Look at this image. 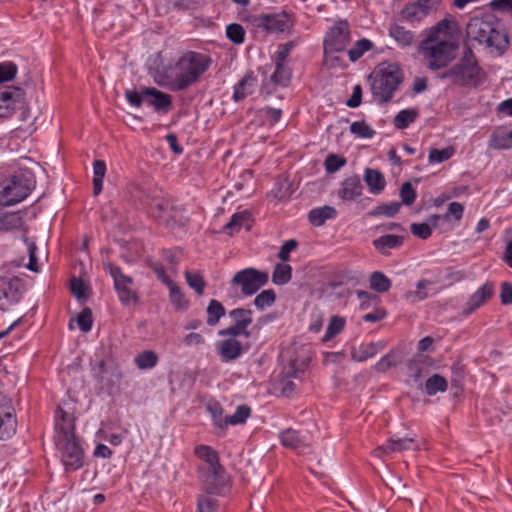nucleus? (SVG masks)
<instances>
[{"label":"nucleus","mask_w":512,"mask_h":512,"mask_svg":"<svg viewBox=\"0 0 512 512\" xmlns=\"http://www.w3.org/2000/svg\"><path fill=\"white\" fill-rule=\"evenodd\" d=\"M467 36L494 56L502 55L509 46L508 35L490 13L472 17L467 24Z\"/></svg>","instance_id":"3"},{"label":"nucleus","mask_w":512,"mask_h":512,"mask_svg":"<svg viewBox=\"0 0 512 512\" xmlns=\"http://www.w3.org/2000/svg\"><path fill=\"white\" fill-rule=\"evenodd\" d=\"M268 280L267 272L249 267L236 272L231 283L239 287L243 295L251 296L265 286Z\"/></svg>","instance_id":"12"},{"label":"nucleus","mask_w":512,"mask_h":512,"mask_svg":"<svg viewBox=\"0 0 512 512\" xmlns=\"http://www.w3.org/2000/svg\"><path fill=\"white\" fill-rule=\"evenodd\" d=\"M350 132L361 139H371L375 135V130L365 121H354L350 125Z\"/></svg>","instance_id":"45"},{"label":"nucleus","mask_w":512,"mask_h":512,"mask_svg":"<svg viewBox=\"0 0 512 512\" xmlns=\"http://www.w3.org/2000/svg\"><path fill=\"white\" fill-rule=\"evenodd\" d=\"M388 32L389 36L392 37L402 48H406L414 42V34L410 30L398 24H392L389 27Z\"/></svg>","instance_id":"28"},{"label":"nucleus","mask_w":512,"mask_h":512,"mask_svg":"<svg viewBox=\"0 0 512 512\" xmlns=\"http://www.w3.org/2000/svg\"><path fill=\"white\" fill-rule=\"evenodd\" d=\"M418 116L415 109H403L394 117L393 123L397 129H406Z\"/></svg>","instance_id":"40"},{"label":"nucleus","mask_w":512,"mask_h":512,"mask_svg":"<svg viewBox=\"0 0 512 512\" xmlns=\"http://www.w3.org/2000/svg\"><path fill=\"white\" fill-rule=\"evenodd\" d=\"M286 359L281 372V379L279 381V388L284 396H290L296 389L295 383L292 378H299L304 373L309 365L310 357L304 351L294 352L293 354L282 355Z\"/></svg>","instance_id":"9"},{"label":"nucleus","mask_w":512,"mask_h":512,"mask_svg":"<svg viewBox=\"0 0 512 512\" xmlns=\"http://www.w3.org/2000/svg\"><path fill=\"white\" fill-rule=\"evenodd\" d=\"M495 292V286L492 282H485L468 298L463 306L461 314L465 317L473 314L481 308Z\"/></svg>","instance_id":"17"},{"label":"nucleus","mask_w":512,"mask_h":512,"mask_svg":"<svg viewBox=\"0 0 512 512\" xmlns=\"http://www.w3.org/2000/svg\"><path fill=\"white\" fill-rule=\"evenodd\" d=\"M384 348L381 342L363 343L351 350V358L356 362H364L378 354Z\"/></svg>","instance_id":"26"},{"label":"nucleus","mask_w":512,"mask_h":512,"mask_svg":"<svg viewBox=\"0 0 512 512\" xmlns=\"http://www.w3.org/2000/svg\"><path fill=\"white\" fill-rule=\"evenodd\" d=\"M146 104L153 107L156 112L168 113L172 108L171 95L156 88H145Z\"/></svg>","instance_id":"21"},{"label":"nucleus","mask_w":512,"mask_h":512,"mask_svg":"<svg viewBox=\"0 0 512 512\" xmlns=\"http://www.w3.org/2000/svg\"><path fill=\"white\" fill-rule=\"evenodd\" d=\"M336 217V210L331 206L314 208L309 212L308 218L311 224L315 226L323 225L327 220Z\"/></svg>","instance_id":"30"},{"label":"nucleus","mask_w":512,"mask_h":512,"mask_svg":"<svg viewBox=\"0 0 512 512\" xmlns=\"http://www.w3.org/2000/svg\"><path fill=\"white\" fill-rule=\"evenodd\" d=\"M410 230L414 236L420 239H428L432 234V228L428 223H412Z\"/></svg>","instance_id":"59"},{"label":"nucleus","mask_w":512,"mask_h":512,"mask_svg":"<svg viewBox=\"0 0 512 512\" xmlns=\"http://www.w3.org/2000/svg\"><path fill=\"white\" fill-rule=\"evenodd\" d=\"M447 389V381L444 377L434 374L429 377L425 383V391L428 395L432 396L438 392H444Z\"/></svg>","instance_id":"44"},{"label":"nucleus","mask_w":512,"mask_h":512,"mask_svg":"<svg viewBox=\"0 0 512 512\" xmlns=\"http://www.w3.org/2000/svg\"><path fill=\"white\" fill-rule=\"evenodd\" d=\"M276 295L272 289L263 290L254 299V305L258 310H265L275 302Z\"/></svg>","instance_id":"48"},{"label":"nucleus","mask_w":512,"mask_h":512,"mask_svg":"<svg viewBox=\"0 0 512 512\" xmlns=\"http://www.w3.org/2000/svg\"><path fill=\"white\" fill-rule=\"evenodd\" d=\"M16 73L17 67L12 62L0 63V118L10 117L24 104L21 89L2 85L14 79Z\"/></svg>","instance_id":"7"},{"label":"nucleus","mask_w":512,"mask_h":512,"mask_svg":"<svg viewBox=\"0 0 512 512\" xmlns=\"http://www.w3.org/2000/svg\"><path fill=\"white\" fill-rule=\"evenodd\" d=\"M512 145V133L497 132L491 137L490 146L494 149H506Z\"/></svg>","instance_id":"50"},{"label":"nucleus","mask_w":512,"mask_h":512,"mask_svg":"<svg viewBox=\"0 0 512 512\" xmlns=\"http://www.w3.org/2000/svg\"><path fill=\"white\" fill-rule=\"evenodd\" d=\"M257 78L252 73H247L233 88L232 99L239 102L253 94L257 87Z\"/></svg>","instance_id":"25"},{"label":"nucleus","mask_w":512,"mask_h":512,"mask_svg":"<svg viewBox=\"0 0 512 512\" xmlns=\"http://www.w3.org/2000/svg\"><path fill=\"white\" fill-rule=\"evenodd\" d=\"M251 333L248 329H245L244 327L238 326L233 324L230 327L221 329L218 331V336L224 337V338H230L233 337L234 339H238V337L243 336L246 339L250 337Z\"/></svg>","instance_id":"52"},{"label":"nucleus","mask_w":512,"mask_h":512,"mask_svg":"<svg viewBox=\"0 0 512 512\" xmlns=\"http://www.w3.org/2000/svg\"><path fill=\"white\" fill-rule=\"evenodd\" d=\"M454 155L453 147H446L443 149H430L428 155V161L431 164H439L448 159H450Z\"/></svg>","instance_id":"49"},{"label":"nucleus","mask_w":512,"mask_h":512,"mask_svg":"<svg viewBox=\"0 0 512 512\" xmlns=\"http://www.w3.org/2000/svg\"><path fill=\"white\" fill-rule=\"evenodd\" d=\"M371 91L375 101L386 103L403 81L400 67L394 63H382L370 76Z\"/></svg>","instance_id":"5"},{"label":"nucleus","mask_w":512,"mask_h":512,"mask_svg":"<svg viewBox=\"0 0 512 512\" xmlns=\"http://www.w3.org/2000/svg\"><path fill=\"white\" fill-rule=\"evenodd\" d=\"M363 186L358 177H350L345 179L338 189V196L343 201H352L362 194Z\"/></svg>","instance_id":"24"},{"label":"nucleus","mask_w":512,"mask_h":512,"mask_svg":"<svg viewBox=\"0 0 512 512\" xmlns=\"http://www.w3.org/2000/svg\"><path fill=\"white\" fill-rule=\"evenodd\" d=\"M401 204L398 202H391L388 204H382L376 208L373 214L385 215L392 217L396 215L400 210Z\"/></svg>","instance_id":"63"},{"label":"nucleus","mask_w":512,"mask_h":512,"mask_svg":"<svg viewBox=\"0 0 512 512\" xmlns=\"http://www.w3.org/2000/svg\"><path fill=\"white\" fill-rule=\"evenodd\" d=\"M75 436V416L72 412L59 405L55 412V433L58 436Z\"/></svg>","instance_id":"19"},{"label":"nucleus","mask_w":512,"mask_h":512,"mask_svg":"<svg viewBox=\"0 0 512 512\" xmlns=\"http://www.w3.org/2000/svg\"><path fill=\"white\" fill-rule=\"evenodd\" d=\"M346 325V320L343 317L333 315L329 319L325 334L322 338V342H329L338 334H340Z\"/></svg>","instance_id":"33"},{"label":"nucleus","mask_w":512,"mask_h":512,"mask_svg":"<svg viewBox=\"0 0 512 512\" xmlns=\"http://www.w3.org/2000/svg\"><path fill=\"white\" fill-rule=\"evenodd\" d=\"M500 299L503 305L512 304V284L504 282L501 285Z\"/></svg>","instance_id":"64"},{"label":"nucleus","mask_w":512,"mask_h":512,"mask_svg":"<svg viewBox=\"0 0 512 512\" xmlns=\"http://www.w3.org/2000/svg\"><path fill=\"white\" fill-rule=\"evenodd\" d=\"M23 223V217L20 212L0 214V231L2 232L20 230L23 226Z\"/></svg>","instance_id":"29"},{"label":"nucleus","mask_w":512,"mask_h":512,"mask_svg":"<svg viewBox=\"0 0 512 512\" xmlns=\"http://www.w3.org/2000/svg\"><path fill=\"white\" fill-rule=\"evenodd\" d=\"M106 173V164L102 160H96L93 163V188L94 194L98 195L102 191L103 179Z\"/></svg>","instance_id":"43"},{"label":"nucleus","mask_w":512,"mask_h":512,"mask_svg":"<svg viewBox=\"0 0 512 512\" xmlns=\"http://www.w3.org/2000/svg\"><path fill=\"white\" fill-rule=\"evenodd\" d=\"M158 361L157 353L152 350H144L134 358V363L140 370L152 369L158 364Z\"/></svg>","instance_id":"32"},{"label":"nucleus","mask_w":512,"mask_h":512,"mask_svg":"<svg viewBox=\"0 0 512 512\" xmlns=\"http://www.w3.org/2000/svg\"><path fill=\"white\" fill-rule=\"evenodd\" d=\"M464 214V206L459 202H451L446 213L443 215V220L453 222L455 225L459 224Z\"/></svg>","instance_id":"47"},{"label":"nucleus","mask_w":512,"mask_h":512,"mask_svg":"<svg viewBox=\"0 0 512 512\" xmlns=\"http://www.w3.org/2000/svg\"><path fill=\"white\" fill-rule=\"evenodd\" d=\"M403 244V237L398 235H384L373 240V246L381 253H386L389 249H395Z\"/></svg>","instance_id":"31"},{"label":"nucleus","mask_w":512,"mask_h":512,"mask_svg":"<svg viewBox=\"0 0 512 512\" xmlns=\"http://www.w3.org/2000/svg\"><path fill=\"white\" fill-rule=\"evenodd\" d=\"M54 444L66 472L80 469L84 463V450L76 436L54 437Z\"/></svg>","instance_id":"10"},{"label":"nucleus","mask_w":512,"mask_h":512,"mask_svg":"<svg viewBox=\"0 0 512 512\" xmlns=\"http://www.w3.org/2000/svg\"><path fill=\"white\" fill-rule=\"evenodd\" d=\"M432 282L426 279L418 281L416 290L408 291L405 293V298L411 302H418L428 297V289Z\"/></svg>","instance_id":"39"},{"label":"nucleus","mask_w":512,"mask_h":512,"mask_svg":"<svg viewBox=\"0 0 512 512\" xmlns=\"http://www.w3.org/2000/svg\"><path fill=\"white\" fill-rule=\"evenodd\" d=\"M373 47L374 44L369 39L362 38L356 41L352 48L348 50V56L350 61H357L364 55V53L370 51Z\"/></svg>","instance_id":"41"},{"label":"nucleus","mask_w":512,"mask_h":512,"mask_svg":"<svg viewBox=\"0 0 512 512\" xmlns=\"http://www.w3.org/2000/svg\"><path fill=\"white\" fill-rule=\"evenodd\" d=\"M295 46V41H289L281 45L277 52L275 53V62L280 64H286L287 57Z\"/></svg>","instance_id":"61"},{"label":"nucleus","mask_w":512,"mask_h":512,"mask_svg":"<svg viewBox=\"0 0 512 512\" xmlns=\"http://www.w3.org/2000/svg\"><path fill=\"white\" fill-rule=\"evenodd\" d=\"M149 212L151 216L165 223L175 218V210L170 200L165 197H153L149 204Z\"/></svg>","instance_id":"20"},{"label":"nucleus","mask_w":512,"mask_h":512,"mask_svg":"<svg viewBox=\"0 0 512 512\" xmlns=\"http://www.w3.org/2000/svg\"><path fill=\"white\" fill-rule=\"evenodd\" d=\"M250 413V407L247 405H240L236 408V411L232 415L227 416L226 423H228V426L243 424L250 416Z\"/></svg>","instance_id":"51"},{"label":"nucleus","mask_w":512,"mask_h":512,"mask_svg":"<svg viewBox=\"0 0 512 512\" xmlns=\"http://www.w3.org/2000/svg\"><path fill=\"white\" fill-rule=\"evenodd\" d=\"M194 453L202 461L199 472L203 482L212 491H218L226 482L225 470L219 462L218 453L208 445L196 446Z\"/></svg>","instance_id":"6"},{"label":"nucleus","mask_w":512,"mask_h":512,"mask_svg":"<svg viewBox=\"0 0 512 512\" xmlns=\"http://www.w3.org/2000/svg\"><path fill=\"white\" fill-rule=\"evenodd\" d=\"M252 226V218L247 210L234 213L230 221L223 227V232L229 236L238 233L242 228L250 230Z\"/></svg>","instance_id":"22"},{"label":"nucleus","mask_w":512,"mask_h":512,"mask_svg":"<svg viewBox=\"0 0 512 512\" xmlns=\"http://www.w3.org/2000/svg\"><path fill=\"white\" fill-rule=\"evenodd\" d=\"M198 512H217V502L209 495L198 498Z\"/></svg>","instance_id":"58"},{"label":"nucleus","mask_w":512,"mask_h":512,"mask_svg":"<svg viewBox=\"0 0 512 512\" xmlns=\"http://www.w3.org/2000/svg\"><path fill=\"white\" fill-rule=\"evenodd\" d=\"M345 164V158L338 156L336 154L328 155L324 162L325 169L329 173H335L336 171L341 169Z\"/></svg>","instance_id":"57"},{"label":"nucleus","mask_w":512,"mask_h":512,"mask_svg":"<svg viewBox=\"0 0 512 512\" xmlns=\"http://www.w3.org/2000/svg\"><path fill=\"white\" fill-rule=\"evenodd\" d=\"M292 277V268L285 263H279L275 266L272 281L276 285H284L290 281Z\"/></svg>","instance_id":"42"},{"label":"nucleus","mask_w":512,"mask_h":512,"mask_svg":"<svg viewBox=\"0 0 512 512\" xmlns=\"http://www.w3.org/2000/svg\"><path fill=\"white\" fill-rule=\"evenodd\" d=\"M400 197L402 203L405 205H411L416 198V191L410 182H405L400 189Z\"/></svg>","instance_id":"60"},{"label":"nucleus","mask_w":512,"mask_h":512,"mask_svg":"<svg viewBox=\"0 0 512 512\" xmlns=\"http://www.w3.org/2000/svg\"><path fill=\"white\" fill-rule=\"evenodd\" d=\"M77 324L80 330L84 333L91 331L92 329V311L90 308H84L76 318Z\"/></svg>","instance_id":"55"},{"label":"nucleus","mask_w":512,"mask_h":512,"mask_svg":"<svg viewBox=\"0 0 512 512\" xmlns=\"http://www.w3.org/2000/svg\"><path fill=\"white\" fill-rule=\"evenodd\" d=\"M441 0H416L407 4L401 11V17L409 23H419L436 10Z\"/></svg>","instance_id":"14"},{"label":"nucleus","mask_w":512,"mask_h":512,"mask_svg":"<svg viewBox=\"0 0 512 512\" xmlns=\"http://www.w3.org/2000/svg\"><path fill=\"white\" fill-rule=\"evenodd\" d=\"M32 181L20 173L0 183V205L11 206L23 201L31 192Z\"/></svg>","instance_id":"11"},{"label":"nucleus","mask_w":512,"mask_h":512,"mask_svg":"<svg viewBox=\"0 0 512 512\" xmlns=\"http://www.w3.org/2000/svg\"><path fill=\"white\" fill-rule=\"evenodd\" d=\"M417 444L413 438L390 439L383 449L386 453L401 452L403 450L416 449Z\"/></svg>","instance_id":"35"},{"label":"nucleus","mask_w":512,"mask_h":512,"mask_svg":"<svg viewBox=\"0 0 512 512\" xmlns=\"http://www.w3.org/2000/svg\"><path fill=\"white\" fill-rule=\"evenodd\" d=\"M169 298L173 306L177 310H185L188 308V300L181 291L180 287L174 283H168Z\"/></svg>","instance_id":"36"},{"label":"nucleus","mask_w":512,"mask_h":512,"mask_svg":"<svg viewBox=\"0 0 512 512\" xmlns=\"http://www.w3.org/2000/svg\"><path fill=\"white\" fill-rule=\"evenodd\" d=\"M229 317L233 324L248 329L253 321V312L250 309L235 308L229 312Z\"/></svg>","instance_id":"34"},{"label":"nucleus","mask_w":512,"mask_h":512,"mask_svg":"<svg viewBox=\"0 0 512 512\" xmlns=\"http://www.w3.org/2000/svg\"><path fill=\"white\" fill-rule=\"evenodd\" d=\"M125 96L127 101L134 107H140L143 102H146L145 88L140 92L127 90Z\"/></svg>","instance_id":"62"},{"label":"nucleus","mask_w":512,"mask_h":512,"mask_svg":"<svg viewBox=\"0 0 512 512\" xmlns=\"http://www.w3.org/2000/svg\"><path fill=\"white\" fill-rule=\"evenodd\" d=\"M441 78L450 80L456 86L476 88L485 82L486 73L479 66L473 52L467 49L461 59L446 70Z\"/></svg>","instance_id":"4"},{"label":"nucleus","mask_w":512,"mask_h":512,"mask_svg":"<svg viewBox=\"0 0 512 512\" xmlns=\"http://www.w3.org/2000/svg\"><path fill=\"white\" fill-rule=\"evenodd\" d=\"M291 81V70L286 64L275 62V70L263 80L261 92L270 95L278 90V88L287 87Z\"/></svg>","instance_id":"16"},{"label":"nucleus","mask_w":512,"mask_h":512,"mask_svg":"<svg viewBox=\"0 0 512 512\" xmlns=\"http://www.w3.org/2000/svg\"><path fill=\"white\" fill-rule=\"evenodd\" d=\"M211 64L212 59L208 54L186 51L163 68L156 82L172 91H182L195 84Z\"/></svg>","instance_id":"2"},{"label":"nucleus","mask_w":512,"mask_h":512,"mask_svg":"<svg viewBox=\"0 0 512 512\" xmlns=\"http://www.w3.org/2000/svg\"><path fill=\"white\" fill-rule=\"evenodd\" d=\"M207 409L212 416L214 424L218 428L224 429L228 426V423H226L227 416L223 415V409L219 404L216 403L213 405H209Z\"/></svg>","instance_id":"53"},{"label":"nucleus","mask_w":512,"mask_h":512,"mask_svg":"<svg viewBox=\"0 0 512 512\" xmlns=\"http://www.w3.org/2000/svg\"><path fill=\"white\" fill-rule=\"evenodd\" d=\"M459 26L452 15H447L425 31L419 53L431 70L446 67L456 56Z\"/></svg>","instance_id":"1"},{"label":"nucleus","mask_w":512,"mask_h":512,"mask_svg":"<svg viewBox=\"0 0 512 512\" xmlns=\"http://www.w3.org/2000/svg\"><path fill=\"white\" fill-rule=\"evenodd\" d=\"M184 276L188 286L193 289L197 295H203L206 286L203 274L199 271L191 272L187 270Z\"/></svg>","instance_id":"38"},{"label":"nucleus","mask_w":512,"mask_h":512,"mask_svg":"<svg viewBox=\"0 0 512 512\" xmlns=\"http://www.w3.org/2000/svg\"><path fill=\"white\" fill-rule=\"evenodd\" d=\"M16 431V418H0V439L10 438Z\"/></svg>","instance_id":"56"},{"label":"nucleus","mask_w":512,"mask_h":512,"mask_svg":"<svg viewBox=\"0 0 512 512\" xmlns=\"http://www.w3.org/2000/svg\"><path fill=\"white\" fill-rule=\"evenodd\" d=\"M351 40L349 24L345 20L336 21L326 32L323 46L325 62L335 66L339 58L334 54L342 52L349 45Z\"/></svg>","instance_id":"8"},{"label":"nucleus","mask_w":512,"mask_h":512,"mask_svg":"<svg viewBox=\"0 0 512 512\" xmlns=\"http://www.w3.org/2000/svg\"><path fill=\"white\" fill-rule=\"evenodd\" d=\"M254 24L257 28L267 33L278 34L289 31L294 24L293 18L285 11L271 14H261L255 18Z\"/></svg>","instance_id":"13"},{"label":"nucleus","mask_w":512,"mask_h":512,"mask_svg":"<svg viewBox=\"0 0 512 512\" xmlns=\"http://www.w3.org/2000/svg\"><path fill=\"white\" fill-rule=\"evenodd\" d=\"M225 313L226 310L224 306L218 300H210L207 307V324L209 326H215Z\"/></svg>","instance_id":"37"},{"label":"nucleus","mask_w":512,"mask_h":512,"mask_svg":"<svg viewBox=\"0 0 512 512\" xmlns=\"http://www.w3.org/2000/svg\"><path fill=\"white\" fill-rule=\"evenodd\" d=\"M215 348L224 362L236 360L248 349L239 339H234L233 337L216 342Z\"/></svg>","instance_id":"18"},{"label":"nucleus","mask_w":512,"mask_h":512,"mask_svg":"<svg viewBox=\"0 0 512 512\" xmlns=\"http://www.w3.org/2000/svg\"><path fill=\"white\" fill-rule=\"evenodd\" d=\"M226 36L235 44H241L244 42L245 31L240 24H229L226 27Z\"/></svg>","instance_id":"54"},{"label":"nucleus","mask_w":512,"mask_h":512,"mask_svg":"<svg viewBox=\"0 0 512 512\" xmlns=\"http://www.w3.org/2000/svg\"><path fill=\"white\" fill-rule=\"evenodd\" d=\"M106 268L114 280V286L121 302L125 304L135 303L137 301V295L130 288L132 284L131 277L123 274L118 266L107 264Z\"/></svg>","instance_id":"15"},{"label":"nucleus","mask_w":512,"mask_h":512,"mask_svg":"<svg viewBox=\"0 0 512 512\" xmlns=\"http://www.w3.org/2000/svg\"><path fill=\"white\" fill-rule=\"evenodd\" d=\"M363 179L370 193L374 195L380 194L386 186L384 175L376 169L366 168Z\"/></svg>","instance_id":"27"},{"label":"nucleus","mask_w":512,"mask_h":512,"mask_svg":"<svg viewBox=\"0 0 512 512\" xmlns=\"http://www.w3.org/2000/svg\"><path fill=\"white\" fill-rule=\"evenodd\" d=\"M279 439L283 446L290 449L300 450L309 446L308 437L291 428L280 432Z\"/></svg>","instance_id":"23"},{"label":"nucleus","mask_w":512,"mask_h":512,"mask_svg":"<svg viewBox=\"0 0 512 512\" xmlns=\"http://www.w3.org/2000/svg\"><path fill=\"white\" fill-rule=\"evenodd\" d=\"M391 287V281L382 272H373L370 276V288L384 293L387 292Z\"/></svg>","instance_id":"46"}]
</instances>
